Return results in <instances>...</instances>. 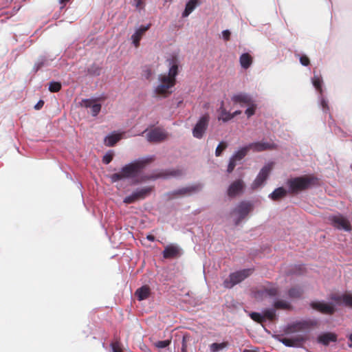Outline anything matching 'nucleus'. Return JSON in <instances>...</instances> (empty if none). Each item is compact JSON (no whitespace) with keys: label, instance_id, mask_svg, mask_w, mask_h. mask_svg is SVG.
I'll return each instance as SVG.
<instances>
[{"label":"nucleus","instance_id":"f257e3e1","mask_svg":"<svg viewBox=\"0 0 352 352\" xmlns=\"http://www.w3.org/2000/svg\"><path fill=\"white\" fill-rule=\"evenodd\" d=\"M155 159V156L152 155L126 164L122 167L120 172L111 175V179L113 182H116L126 178H133Z\"/></svg>","mask_w":352,"mask_h":352},{"label":"nucleus","instance_id":"f03ea898","mask_svg":"<svg viewBox=\"0 0 352 352\" xmlns=\"http://www.w3.org/2000/svg\"><path fill=\"white\" fill-rule=\"evenodd\" d=\"M287 185L290 193L298 194L300 192L319 186V179L314 175H305L288 179Z\"/></svg>","mask_w":352,"mask_h":352},{"label":"nucleus","instance_id":"7ed1b4c3","mask_svg":"<svg viewBox=\"0 0 352 352\" xmlns=\"http://www.w3.org/2000/svg\"><path fill=\"white\" fill-rule=\"evenodd\" d=\"M171 65L167 74L161 75L160 84L157 88H172L175 85V76L178 73V65L176 58L171 60Z\"/></svg>","mask_w":352,"mask_h":352},{"label":"nucleus","instance_id":"20e7f679","mask_svg":"<svg viewBox=\"0 0 352 352\" xmlns=\"http://www.w3.org/2000/svg\"><path fill=\"white\" fill-rule=\"evenodd\" d=\"M253 270L244 269L230 274L229 277L223 281L226 288H232L235 285L242 282L252 274Z\"/></svg>","mask_w":352,"mask_h":352},{"label":"nucleus","instance_id":"39448f33","mask_svg":"<svg viewBox=\"0 0 352 352\" xmlns=\"http://www.w3.org/2000/svg\"><path fill=\"white\" fill-rule=\"evenodd\" d=\"M209 122L210 116L208 113H205L201 116L192 129V133L193 137L197 139H201L208 127Z\"/></svg>","mask_w":352,"mask_h":352},{"label":"nucleus","instance_id":"423d86ee","mask_svg":"<svg viewBox=\"0 0 352 352\" xmlns=\"http://www.w3.org/2000/svg\"><path fill=\"white\" fill-rule=\"evenodd\" d=\"M279 294V288L273 283H267L260 289L254 292V296L256 299L262 300L266 296L276 297Z\"/></svg>","mask_w":352,"mask_h":352},{"label":"nucleus","instance_id":"0eeeda50","mask_svg":"<svg viewBox=\"0 0 352 352\" xmlns=\"http://www.w3.org/2000/svg\"><path fill=\"white\" fill-rule=\"evenodd\" d=\"M331 225L338 230L351 232L352 226L349 219L342 214L331 215L328 218Z\"/></svg>","mask_w":352,"mask_h":352},{"label":"nucleus","instance_id":"6e6552de","mask_svg":"<svg viewBox=\"0 0 352 352\" xmlns=\"http://www.w3.org/2000/svg\"><path fill=\"white\" fill-rule=\"evenodd\" d=\"M317 325L318 322L314 320L299 321L289 325L287 328L286 333H292L298 331H306Z\"/></svg>","mask_w":352,"mask_h":352},{"label":"nucleus","instance_id":"1a4fd4ad","mask_svg":"<svg viewBox=\"0 0 352 352\" xmlns=\"http://www.w3.org/2000/svg\"><path fill=\"white\" fill-rule=\"evenodd\" d=\"M152 190V187H144L140 189H137L135 191L133 192L132 194L124 199V203L130 204L137 201L144 199L151 194Z\"/></svg>","mask_w":352,"mask_h":352},{"label":"nucleus","instance_id":"9d476101","mask_svg":"<svg viewBox=\"0 0 352 352\" xmlns=\"http://www.w3.org/2000/svg\"><path fill=\"white\" fill-rule=\"evenodd\" d=\"M106 99L105 96H100L94 99H84L81 101L82 106L91 109V113L93 116H96L101 110V104L96 103L98 101H103Z\"/></svg>","mask_w":352,"mask_h":352},{"label":"nucleus","instance_id":"9b49d317","mask_svg":"<svg viewBox=\"0 0 352 352\" xmlns=\"http://www.w3.org/2000/svg\"><path fill=\"white\" fill-rule=\"evenodd\" d=\"M307 340L306 335H296L291 338H282L279 341L286 346L289 347H300Z\"/></svg>","mask_w":352,"mask_h":352},{"label":"nucleus","instance_id":"f8f14e48","mask_svg":"<svg viewBox=\"0 0 352 352\" xmlns=\"http://www.w3.org/2000/svg\"><path fill=\"white\" fill-rule=\"evenodd\" d=\"M252 206L250 202L241 201L234 210L233 212L237 214L239 217L235 221V225H239L240 222L252 210Z\"/></svg>","mask_w":352,"mask_h":352},{"label":"nucleus","instance_id":"ddd939ff","mask_svg":"<svg viewBox=\"0 0 352 352\" xmlns=\"http://www.w3.org/2000/svg\"><path fill=\"white\" fill-rule=\"evenodd\" d=\"M272 167L270 165H265L263 166L258 174L257 177L252 184V189H256L261 186L264 182L267 179L271 172Z\"/></svg>","mask_w":352,"mask_h":352},{"label":"nucleus","instance_id":"4468645a","mask_svg":"<svg viewBox=\"0 0 352 352\" xmlns=\"http://www.w3.org/2000/svg\"><path fill=\"white\" fill-rule=\"evenodd\" d=\"M245 187V183L242 179H236L228 186L227 195L230 198L235 197L243 192Z\"/></svg>","mask_w":352,"mask_h":352},{"label":"nucleus","instance_id":"2eb2a0df","mask_svg":"<svg viewBox=\"0 0 352 352\" xmlns=\"http://www.w3.org/2000/svg\"><path fill=\"white\" fill-rule=\"evenodd\" d=\"M330 299L338 305H343L346 307L352 308V294L351 293L342 295L333 294L330 296Z\"/></svg>","mask_w":352,"mask_h":352},{"label":"nucleus","instance_id":"dca6fc26","mask_svg":"<svg viewBox=\"0 0 352 352\" xmlns=\"http://www.w3.org/2000/svg\"><path fill=\"white\" fill-rule=\"evenodd\" d=\"M167 136V133L159 128H155L146 134L147 140L151 142H161L165 140Z\"/></svg>","mask_w":352,"mask_h":352},{"label":"nucleus","instance_id":"f3484780","mask_svg":"<svg viewBox=\"0 0 352 352\" xmlns=\"http://www.w3.org/2000/svg\"><path fill=\"white\" fill-rule=\"evenodd\" d=\"M311 307L324 314L332 315L336 311V308L333 305L323 302H312Z\"/></svg>","mask_w":352,"mask_h":352},{"label":"nucleus","instance_id":"a211bd4d","mask_svg":"<svg viewBox=\"0 0 352 352\" xmlns=\"http://www.w3.org/2000/svg\"><path fill=\"white\" fill-rule=\"evenodd\" d=\"M250 150L255 152H261L267 150H273L276 148V145L274 143L256 142L248 144Z\"/></svg>","mask_w":352,"mask_h":352},{"label":"nucleus","instance_id":"6ab92c4d","mask_svg":"<svg viewBox=\"0 0 352 352\" xmlns=\"http://www.w3.org/2000/svg\"><path fill=\"white\" fill-rule=\"evenodd\" d=\"M234 104L239 105L241 107H245L253 101L252 98L247 94H239L232 97Z\"/></svg>","mask_w":352,"mask_h":352},{"label":"nucleus","instance_id":"aec40b11","mask_svg":"<svg viewBox=\"0 0 352 352\" xmlns=\"http://www.w3.org/2000/svg\"><path fill=\"white\" fill-rule=\"evenodd\" d=\"M151 24H148L147 25H141L136 31L131 36V39L133 41V45L135 47H138L140 45V41L143 36V35L145 34V32L149 30L151 28Z\"/></svg>","mask_w":352,"mask_h":352},{"label":"nucleus","instance_id":"412c9836","mask_svg":"<svg viewBox=\"0 0 352 352\" xmlns=\"http://www.w3.org/2000/svg\"><path fill=\"white\" fill-rule=\"evenodd\" d=\"M337 341V335L334 333L327 332L320 334L318 337V342L324 346H327L330 342Z\"/></svg>","mask_w":352,"mask_h":352},{"label":"nucleus","instance_id":"4be33fe9","mask_svg":"<svg viewBox=\"0 0 352 352\" xmlns=\"http://www.w3.org/2000/svg\"><path fill=\"white\" fill-rule=\"evenodd\" d=\"M151 294V289L148 285H144L138 288L135 292V296L139 300L147 299Z\"/></svg>","mask_w":352,"mask_h":352},{"label":"nucleus","instance_id":"5701e85b","mask_svg":"<svg viewBox=\"0 0 352 352\" xmlns=\"http://www.w3.org/2000/svg\"><path fill=\"white\" fill-rule=\"evenodd\" d=\"M179 254V249L175 245H168L164 248L163 256L165 258H172L177 257Z\"/></svg>","mask_w":352,"mask_h":352},{"label":"nucleus","instance_id":"b1692460","mask_svg":"<svg viewBox=\"0 0 352 352\" xmlns=\"http://www.w3.org/2000/svg\"><path fill=\"white\" fill-rule=\"evenodd\" d=\"M218 120H222L223 122H226L232 119V116H231V113L228 111L223 107V102H221V104L218 109Z\"/></svg>","mask_w":352,"mask_h":352},{"label":"nucleus","instance_id":"393cba45","mask_svg":"<svg viewBox=\"0 0 352 352\" xmlns=\"http://www.w3.org/2000/svg\"><path fill=\"white\" fill-rule=\"evenodd\" d=\"M240 65L242 68L247 69H248L253 62L252 56L248 53H243L239 58Z\"/></svg>","mask_w":352,"mask_h":352},{"label":"nucleus","instance_id":"a878e982","mask_svg":"<svg viewBox=\"0 0 352 352\" xmlns=\"http://www.w3.org/2000/svg\"><path fill=\"white\" fill-rule=\"evenodd\" d=\"M287 195V190L283 188L279 187L276 188L271 194L269 197L273 201H278L284 198Z\"/></svg>","mask_w":352,"mask_h":352},{"label":"nucleus","instance_id":"bb28decb","mask_svg":"<svg viewBox=\"0 0 352 352\" xmlns=\"http://www.w3.org/2000/svg\"><path fill=\"white\" fill-rule=\"evenodd\" d=\"M199 4V0H190L187 2L182 17H187Z\"/></svg>","mask_w":352,"mask_h":352},{"label":"nucleus","instance_id":"cd10ccee","mask_svg":"<svg viewBox=\"0 0 352 352\" xmlns=\"http://www.w3.org/2000/svg\"><path fill=\"white\" fill-rule=\"evenodd\" d=\"M121 139V134H111L104 139V144L108 146H113Z\"/></svg>","mask_w":352,"mask_h":352},{"label":"nucleus","instance_id":"c85d7f7f","mask_svg":"<svg viewBox=\"0 0 352 352\" xmlns=\"http://www.w3.org/2000/svg\"><path fill=\"white\" fill-rule=\"evenodd\" d=\"M201 189V186L200 184H197V185H195V186H192L179 189L176 192V194H178V195L190 194L192 192L199 191Z\"/></svg>","mask_w":352,"mask_h":352},{"label":"nucleus","instance_id":"c756f323","mask_svg":"<svg viewBox=\"0 0 352 352\" xmlns=\"http://www.w3.org/2000/svg\"><path fill=\"white\" fill-rule=\"evenodd\" d=\"M303 294V290L300 287H293L288 291V296L291 298H299Z\"/></svg>","mask_w":352,"mask_h":352},{"label":"nucleus","instance_id":"7c9ffc66","mask_svg":"<svg viewBox=\"0 0 352 352\" xmlns=\"http://www.w3.org/2000/svg\"><path fill=\"white\" fill-rule=\"evenodd\" d=\"M323 80L320 72L314 71V76L312 78V84L315 88H322Z\"/></svg>","mask_w":352,"mask_h":352},{"label":"nucleus","instance_id":"2f4dec72","mask_svg":"<svg viewBox=\"0 0 352 352\" xmlns=\"http://www.w3.org/2000/svg\"><path fill=\"white\" fill-rule=\"evenodd\" d=\"M250 150V148H249V146L247 145V146L240 148L237 152H236L234 153V155L232 157L236 160L240 161L248 154V153Z\"/></svg>","mask_w":352,"mask_h":352},{"label":"nucleus","instance_id":"473e14b6","mask_svg":"<svg viewBox=\"0 0 352 352\" xmlns=\"http://www.w3.org/2000/svg\"><path fill=\"white\" fill-rule=\"evenodd\" d=\"M274 308L275 309H292V305L287 301L283 300H278L274 302L273 304Z\"/></svg>","mask_w":352,"mask_h":352},{"label":"nucleus","instance_id":"72a5a7b5","mask_svg":"<svg viewBox=\"0 0 352 352\" xmlns=\"http://www.w3.org/2000/svg\"><path fill=\"white\" fill-rule=\"evenodd\" d=\"M246 107H247V109L245 111V113L247 116V117L249 118L255 114L256 111L257 109V104L253 100L248 105H247Z\"/></svg>","mask_w":352,"mask_h":352},{"label":"nucleus","instance_id":"f704fd0d","mask_svg":"<svg viewBox=\"0 0 352 352\" xmlns=\"http://www.w3.org/2000/svg\"><path fill=\"white\" fill-rule=\"evenodd\" d=\"M263 316H265V321L266 319L273 321L276 318V310L275 309H267L263 312Z\"/></svg>","mask_w":352,"mask_h":352},{"label":"nucleus","instance_id":"c9c22d12","mask_svg":"<svg viewBox=\"0 0 352 352\" xmlns=\"http://www.w3.org/2000/svg\"><path fill=\"white\" fill-rule=\"evenodd\" d=\"M228 346V342H223L221 343H212L210 345V350L212 352H218Z\"/></svg>","mask_w":352,"mask_h":352},{"label":"nucleus","instance_id":"e433bc0d","mask_svg":"<svg viewBox=\"0 0 352 352\" xmlns=\"http://www.w3.org/2000/svg\"><path fill=\"white\" fill-rule=\"evenodd\" d=\"M250 317L251 318L252 320L260 324H262L263 322H265V316H263V314H261L260 313L258 312L250 313Z\"/></svg>","mask_w":352,"mask_h":352},{"label":"nucleus","instance_id":"4c0bfd02","mask_svg":"<svg viewBox=\"0 0 352 352\" xmlns=\"http://www.w3.org/2000/svg\"><path fill=\"white\" fill-rule=\"evenodd\" d=\"M171 93L172 91H170L169 89H155L154 96L158 98H166Z\"/></svg>","mask_w":352,"mask_h":352},{"label":"nucleus","instance_id":"58836bf2","mask_svg":"<svg viewBox=\"0 0 352 352\" xmlns=\"http://www.w3.org/2000/svg\"><path fill=\"white\" fill-rule=\"evenodd\" d=\"M227 146H228V145H227L226 142H221L216 148V151H215L216 156H217V157L220 156L221 155L222 152L227 148Z\"/></svg>","mask_w":352,"mask_h":352},{"label":"nucleus","instance_id":"ea45409f","mask_svg":"<svg viewBox=\"0 0 352 352\" xmlns=\"http://www.w3.org/2000/svg\"><path fill=\"white\" fill-rule=\"evenodd\" d=\"M170 344V340H161V341L157 342L155 343V346H156V347H157L159 349H163V348H166L168 346H169Z\"/></svg>","mask_w":352,"mask_h":352},{"label":"nucleus","instance_id":"a19ab883","mask_svg":"<svg viewBox=\"0 0 352 352\" xmlns=\"http://www.w3.org/2000/svg\"><path fill=\"white\" fill-rule=\"evenodd\" d=\"M236 161L233 157H232L230 160V162H229V164H228V170L227 171L230 173L233 171V170L234 169L236 165Z\"/></svg>","mask_w":352,"mask_h":352},{"label":"nucleus","instance_id":"79ce46f5","mask_svg":"<svg viewBox=\"0 0 352 352\" xmlns=\"http://www.w3.org/2000/svg\"><path fill=\"white\" fill-rule=\"evenodd\" d=\"M132 5L138 10H142L144 7V0H132Z\"/></svg>","mask_w":352,"mask_h":352},{"label":"nucleus","instance_id":"37998d69","mask_svg":"<svg viewBox=\"0 0 352 352\" xmlns=\"http://www.w3.org/2000/svg\"><path fill=\"white\" fill-rule=\"evenodd\" d=\"M181 175V171L179 170H173L171 172H170V173H161L159 174V175H157V177H167L168 175H172V176H177V175Z\"/></svg>","mask_w":352,"mask_h":352},{"label":"nucleus","instance_id":"c03bdc74","mask_svg":"<svg viewBox=\"0 0 352 352\" xmlns=\"http://www.w3.org/2000/svg\"><path fill=\"white\" fill-rule=\"evenodd\" d=\"M113 352H122V349L118 342H115L111 344Z\"/></svg>","mask_w":352,"mask_h":352},{"label":"nucleus","instance_id":"a18cd8bd","mask_svg":"<svg viewBox=\"0 0 352 352\" xmlns=\"http://www.w3.org/2000/svg\"><path fill=\"white\" fill-rule=\"evenodd\" d=\"M113 160L112 153H107L103 156L102 162L105 164H109Z\"/></svg>","mask_w":352,"mask_h":352},{"label":"nucleus","instance_id":"49530a36","mask_svg":"<svg viewBox=\"0 0 352 352\" xmlns=\"http://www.w3.org/2000/svg\"><path fill=\"white\" fill-rule=\"evenodd\" d=\"M300 62L304 66H308L310 64L309 58L305 55L300 57Z\"/></svg>","mask_w":352,"mask_h":352},{"label":"nucleus","instance_id":"de8ad7c7","mask_svg":"<svg viewBox=\"0 0 352 352\" xmlns=\"http://www.w3.org/2000/svg\"><path fill=\"white\" fill-rule=\"evenodd\" d=\"M188 338V337L187 335H184L183 336L182 344V352H187V344H186V342H187Z\"/></svg>","mask_w":352,"mask_h":352},{"label":"nucleus","instance_id":"09e8293b","mask_svg":"<svg viewBox=\"0 0 352 352\" xmlns=\"http://www.w3.org/2000/svg\"><path fill=\"white\" fill-rule=\"evenodd\" d=\"M230 32L228 30L222 32L223 38L225 41H228L230 39Z\"/></svg>","mask_w":352,"mask_h":352},{"label":"nucleus","instance_id":"8fccbe9b","mask_svg":"<svg viewBox=\"0 0 352 352\" xmlns=\"http://www.w3.org/2000/svg\"><path fill=\"white\" fill-rule=\"evenodd\" d=\"M49 88H61V84L59 82H51L49 85Z\"/></svg>","mask_w":352,"mask_h":352},{"label":"nucleus","instance_id":"3c124183","mask_svg":"<svg viewBox=\"0 0 352 352\" xmlns=\"http://www.w3.org/2000/svg\"><path fill=\"white\" fill-rule=\"evenodd\" d=\"M44 105V101L43 100H40L35 105L34 109L36 110H40Z\"/></svg>","mask_w":352,"mask_h":352},{"label":"nucleus","instance_id":"603ef678","mask_svg":"<svg viewBox=\"0 0 352 352\" xmlns=\"http://www.w3.org/2000/svg\"><path fill=\"white\" fill-rule=\"evenodd\" d=\"M94 67H93L91 69H89V72L90 73L94 74V75H99L100 74V67H96L94 70Z\"/></svg>","mask_w":352,"mask_h":352},{"label":"nucleus","instance_id":"864d4df0","mask_svg":"<svg viewBox=\"0 0 352 352\" xmlns=\"http://www.w3.org/2000/svg\"><path fill=\"white\" fill-rule=\"evenodd\" d=\"M143 72H144V76H146V78H148L150 77V76L151 75V70L148 67H146L144 69Z\"/></svg>","mask_w":352,"mask_h":352},{"label":"nucleus","instance_id":"5fc2aeb1","mask_svg":"<svg viewBox=\"0 0 352 352\" xmlns=\"http://www.w3.org/2000/svg\"><path fill=\"white\" fill-rule=\"evenodd\" d=\"M44 65H45L44 60H41V61H38L37 63H36V65H35L36 72L38 71L40 68H41Z\"/></svg>","mask_w":352,"mask_h":352},{"label":"nucleus","instance_id":"6e6d98bb","mask_svg":"<svg viewBox=\"0 0 352 352\" xmlns=\"http://www.w3.org/2000/svg\"><path fill=\"white\" fill-rule=\"evenodd\" d=\"M321 104H322L323 110L326 111L328 109L327 102L326 100H324V99L322 100Z\"/></svg>","mask_w":352,"mask_h":352},{"label":"nucleus","instance_id":"4d7b16f0","mask_svg":"<svg viewBox=\"0 0 352 352\" xmlns=\"http://www.w3.org/2000/svg\"><path fill=\"white\" fill-rule=\"evenodd\" d=\"M241 113V111L237 110L231 113V116H232V118H234L235 116L240 115Z\"/></svg>","mask_w":352,"mask_h":352},{"label":"nucleus","instance_id":"13d9d810","mask_svg":"<svg viewBox=\"0 0 352 352\" xmlns=\"http://www.w3.org/2000/svg\"><path fill=\"white\" fill-rule=\"evenodd\" d=\"M146 239L150 241H154L155 239V236L152 234L147 235Z\"/></svg>","mask_w":352,"mask_h":352},{"label":"nucleus","instance_id":"bf43d9fd","mask_svg":"<svg viewBox=\"0 0 352 352\" xmlns=\"http://www.w3.org/2000/svg\"><path fill=\"white\" fill-rule=\"evenodd\" d=\"M59 90H60V89H50V91L51 92H56V91H59Z\"/></svg>","mask_w":352,"mask_h":352},{"label":"nucleus","instance_id":"052dcab7","mask_svg":"<svg viewBox=\"0 0 352 352\" xmlns=\"http://www.w3.org/2000/svg\"><path fill=\"white\" fill-rule=\"evenodd\" d=\"M243 352H253L252 350L250 349H244Z\"/></svg>","mask_w":352,"mask_h":352}]
</instances>
